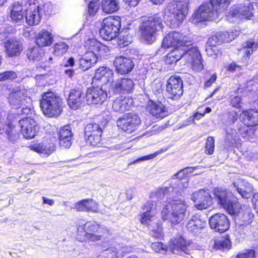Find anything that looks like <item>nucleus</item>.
<instances>
[{
	"label": "nucleus",
	"instance_id": "nucleus-1",
	"mask_svg": "<svg viewBox=\"0 0 258 258\" xmlns=\"http://www.w3.org/2000/svg\"><path fill=\"white\" fill-rule=\"evenodd\" d=\"M215 199L218 205L224 208L230 215L233 216L235 220H239L241 224L250 223L253 218L249 206L244 205L241 208L238 199L230 190L223 188H215L214 190Z\"/></svg>",
	"mask_w": 258,
	"mask_h": 258
},
{
	"label": "nucleus",
	"instance_id": "nucleus-2",
	"mask_svg": "<svg viewBox=\"0 0 258 258\" xmlns=\"http://www.w3.org/2000/svg\"><path fill=\"white\" fill-rule=\"evenodd\" d=\"M94 79L106 83L110 95L130 93L134 89L135 84L131 79L122 77L114 81L113 70L106 67H100L96 71Z\"/></svg>",
	"mask_w": 258,
	"mask_h": 258
},
{
	"label": "nucleus",
	"instance_id": "nucleus-3",
	"mask_svg": "<svg viewBox=\"0 0 258 258\" xmlns=\"http://www.w3.org/2000/svg\"><path fill=\"white\" fill-rule=\"evenodd\" d=\"M84 46L87 51L78 60L79 68L83 71L91 68L97 62L99 57H103L109 52L108 46L94 38L86 40Z\"/></svg>",
	"mask_w": 258,
	"mask_h": 258
},
{
	"label": "nucleus",
	"instance_id": "nucleus-4",
	"mask_svg": "<svg viewBox=\"0 0 258 258\" xmlns=\"http://www.w3.org/2000/svg\"><path fill=\"white\" fill-rule=\"evenodd\" d=\"M181 59L185 60V62L196 71L203 69L202 56L196 47L191 46L187 50L180 49V48H174L167 54L165 62L166 64L172 65Z\"/></svg>",
	"mask_w": 258,
	"mask_h": 258
},
{
	"label": "nucleus",
	"instance_id": "nucleus-5",
	"mask_svg": "<svg viewBox=\"0 0 258 258\" xmlns=\"http://www.w3.org/2000/svg\"><path fill=\"white\" fill-rule=\"evenodd\" d=\"M188 207L184 198L174 197L164 206L161 212L162 218L169 221L172 224H179L185 218Z\"/></svg>",
	"mask_w": 258,
	"mask_h": 258
},
{
	"label": "nucleus",
	"instance_id": "nucleus-6",
	"mask_svg": "<svg viewBox=\"0 0 258 258\" xmlns=\"http://www.w3.org/2000/svg\"><path fill=\"white\" fill-rule=\"evenodd\" d=\"M163 28V19L155 15L144 18L139 27L141 38L148 44H152L156 40L159 33L162 31Z\"/></svg>",
	"mask_w": 258,
	"mask_h": 258
},
{
	"label": "nucleus",
	"instance_id": "nucleus-7",
	"mask_svg": "<svg viewBox=\"0 0 258 258\" xmlns=\"http://www.w3.org/2000/svg\"><path fill=\"white\" fill-rule=\"evenodd\" d=\"M62 101L60 97L52 92L42 94L40 106L43 113L49 117L56 116L62 111Z\"/></svg>",
	"mask_w": 258,
	"mask_h": 258
},
{
	"label": "nucleus",
	"instance_id": "nucleus-8",
	"mask_svg": "<svg viewBox=\"0 0 258 258\" xmlns=\"http://www.w3.org/2000/svg\"><path fill=\"white\" fill-rule=\"evenodd\" d=\"M77 230L76 238L80 242L87 240L96 241L102 236L100 234L99 226L94 222L84 223L81 221L78 223Z\"/></svg>",
	"mask_w": 258,
	"mask_h": 258
},
{
	"label": "nucleus",
	"instance_id": "nucleus-9",
	"mask_svg": "<svg viewBox=\"0 0 258 258\" xmlns=\"http://www.w3.org/2000/svg\"><path fill=\"white\" fill-rule=\"evenodd\" d=\"M121 20L118 16H110L103 19L100 29V35L105 40H111L115 38L119 33Z\"/></svg>",
	"mask_w": 258,
	"mask_h": 258
},
{
	"label": "nucleus",
	"instance_id": "nucleus-10",
	"mask_svg": "<svg viewBox=\"0 0 258 258\" xmlns=\"http://www.w3.org/2000/svg\"><path fill=\"white\" fill-rule=\"evenodd\" d=\"M93 82L98 83V86L88 88L86 91L85 99L87 104H102L107 98L108 92V85L106 83L99 80H95L93 78Z\"/></svg>",
	"mask_w": 258,
	"mask_h": 258
},
{
	"label": "nucleus",
	"instance_id": "nucleus-11",
	"mask_svg": "<svg viewBox=\"0 0 258 258\" xmlns=\"http://www.w3.org/2000/svg\"><path fill=\"white\" fill-rule=\"evenodd\" d=\"M254 130L248 128L245 126L238 127L237 129L228 128L226 130V136L224 140V147L228 150L231 149L239 141L241 135L243 138L249 139L254 135Z\"/></svg>",
	"mask_w": 258,
	"mask_h": 258
},
{
	"label": "nucleus",
	"instance_id": "nucleus-12",
	"mask_svg": "<svg viewBox=\"0 0 258 258\" xmlns=\"http://www.w3.org/2000/svg\"><path fill=\"white\" fill-rule=\"evenodd\" d=\"M188 38L177 32H172L166 35L163 38L162 47L165 48L174 47L180 49H189L191 45V42Z\"/></svg>",
	"mask_w": 258,
	"mask_h": 258
},
{
	"label": "nucleus",
	"instance_id": "nucleus-13",
	"mask_svg": "<svg viewBox=\"0 0 258 258\" xmlns=\"http://www.w3.org/2000/svg\"><path fill=\"white\" fill-rule=\"evenodd\" d=\"M210 1H208L201 5L198 10L193 14L191 18L192 23L211 21L217 16L219 12L216 10Z\"/></svg>",
	"mask_w": 258,
	"mask_h": 258
},
{
	"label": "nucleus",
	"instance_id": "nucleus-14",
	"mask_svg": "<svg viewBox=\"0 0 258 258\" xmlns=\"http://www.w3.org/2000/svg\"><path fill=\"white\" fill-rule=\"evenodd\" d=\"M25 6L26 22L29 26L37 25L40 22L42 16V7L38 4L36 0H27Z\"/></svg>",
	"mask_w": 258,
	"mask_h": 258
},
{
	"label": "nucleus",
	"instance_id": "nucleus-15",
	"mask_svg": "<svg viewBox=\"0 0 258 258\" xmlns=\"http://www.w3.org/2000/svg\"><path fill=\"white\" fill-rule=\"evenodd\" d=\"M139 116L135 112H130L123 115L117 121V126L124 132L131 134L136 130L141 124Z\"/></svg>",
	"mask_w": 258,
	"mask_h": 258
},
{
	"label": "nucleus",
	"instance_id": "nucleus-16",
	"mask_svg": "<svg viewBox=\"0 0 258 258\" xmlns=\"http://www.w3.org/2000/svg\"><path fill=\"white\" fill-rule=\"evenodd\" d=\"M189 0H178L176 2L170 4L168 10L173 18L181 23L185 18L188 12Z\"/></svg>",
	"mask_w": 258,
	"mask_h": 258
},
{
	"label": "nucleus",
	"instance_id": "nucleus-17",
	"mask_svg": "<svg viewBox=\"0 0 258 258\" xmlns=\"http://www.w3.org/2000/svg\"><path fill=\"white\" fill-rule=\"evenodd\" d=\"M168 96L173 100H178L183 94V83L178 76H172L168 80L166 85Z\"/></svg>",
	"mask_w": 258,
	"mask_h": 258
},
{
	"label": "nucleus",
	"instance_id": "nucleus-18",
	"mask_svg": "<svg viewBox=\"0 0 258 258\" xmlns=\"http://www.w3.org/2000/svg\"><path fill=\"white\" fill-rule=\"evenodd\" d=\"M253 8L250 4H243L232 6L229 11L227 17L235 19H250L253 16Z\"/></svg>",
	"mask_w": 258,
	"mask_h": 258
},
{
	"label": "nucleus",
	"instance_id": "nucleus-19",
	"mask_svg": "<svg viewBox=\"0 0 258 258\" xmlns=\"http://www.w3.org/2000/svg\"><path fill=\"white\" fill-rule=\"evenodd\" d=\"M21 132L24 137L31 139L35 137L39 131V126L36 121L32 118L25 117L19 120Z\"/></svg>",
	"mask_w": 258,
	"mask_h": 258
},
{
	"label": "nucleus",
	"instance_id": "nucleus-20",
	"mask_svg": "<svg viewBox=\"0 0 258 258\" xmlns=\"http://www.w3.org/2000/svg\"><path fill=\"white\" fill-rule=\"evenodd\" d=\"M209 225L215 232L223 233L229 229L230 222L225 214L217 213L210 217Z\"/></svg>",
	"mask_w": 258,
	"mask_h": 258
},
{
	"label": "nucleus",
	"instance_id": "nucleus-21",
	"mask_svg": "<svg viewBox=\"0 0 258 258\" xmlns=\"http://www.w3.org/2000/svg\"><path fill=\"white\" fill-rule=\"evenodd\" d=\"M170 250L176 254L181 255L183 253L189 254L191 248V243L186 241L182 237L180 236L171 239Z\"/></svg>",
	"mask_w": 258,
	"mask_h": 258
},
{
	"label": "nucleus",
	"instance_id": "nucleus-22",
	"mask_svg": "<svg viewBox=\"0 0 258 258\" xmlns=\"http://www.w3.org/2000/svg\"><path fill=\"white\" fill-rule=\"evenodd\" d=\"M8 101L14 108H20L23 105L31 103V99L25 94L23 91L13 92L9 94Z\"/></svg>",
	"mask_w": 258,
	"mask_h": 258
},
{
	"label": "nucleus",
	"instance_id": "nucleus-23",
	"mask_svg": "<svg viewBox=\"0 0 258 258\" xmlns=\"http://www.w3.org/2000/svg\"><path fill=\"white\" fill-rule=\"evenodd\" d=\"M27 0H22L14 2L10 8V17L13 23H21L24 21L23 10Z\"/></svg>",
	"mask_w": 258,
	"mask_h": 258
},
{
	"label": "nucleus",
	"instance_id": "nucleus-24",
	"mask_svg": "<svg viewBox=\"0 0 258 258\" xmlns=\"http://www.w3.org/2000/svg\"><path fill=\"white\" fill-rule=\"evenodd\" d=\"M114 65L117 72L122 75L128 73L134 67L133 60L123 56L116 57L114 60Z\"/></svg>",
	"mask_w": 258,
	"mask_h": 258
},
{
	"label": "nucleus",
	"instance_id": "nucleus-25",
	"mask_svg": "<svg viewBox=\"0 0 258 258\" xmlns=\"http://www.w3.org/2000/svg\"><path fill=\"white\" fill-rule=\"evenodd\" d=\"M84 98L82 89L81 87H78L71 90L68 103L71 108L77 109L82 104Z\"/></svg>",
	"mask_w": 258,
	"mask_h": 258
},
{
	"label": "nucleus",
	"instance_id": "nucleus-26",
	"mask_svg": "<svg viewBox=\"0 0 258 258\" xmlns=\"http://www.w3.org/2000/svg\"><path fill=\"white\" fill-rule=\"evenodd\" d=\"M172 184L169 183L167 186H164L157 188L155 191L152 192L150 194V198L152 200L150 202L156 204V201L163 199L169 193L177 192L175 187Z\"/></svg>",
	"mask_w": 258,
	"mask_h": 258
},
{
	"label": "nucleus",
	"instance_id": "nucleus-27",
	"mask_svg": "<svg viewBox=\"0 0 258 258\" xmlns=\"http://www.w3.org/2000/svg\"><path fill=\"white\" fill-rule=\"evenodd\" d=\"M243 123L249 126L258 125V111L254 109H247L242 111L239 116Z\"/></svg>",
	"mask_w": 258,
	"mask_h": 258
},
{
	"label": "nucleus",
	"instance_id": "nucleus-28",
	"mask_svg": "<svg viewBox=\"0 0 258 258\" xmlns=\"http://www.w3.org/2000/svg\"><path fill=\"white\" fill-rule=\"evenodd\" d=\"M147 111L153 116L158 118H163L168 115L166 107L161 103H156L150 100L147 106Z\"/></svg>",
	"mask_w": 258,
	"mask_h": 258
},
{
	"label": "nucleus",
	"instance_id": "nucleus-29",
	"mask_svg": "<svg viewBox=\"0 0 258 258\" xmlns=\"http://www.w3.org/2000/svg\"><path fill=\"white\" fill-rule=\"evenodd\" d=\"M58 137L60 146L64 148H69L72 144L73 133L70 125H66L62 127L59 132Z\"/></svg>",
	"mask_w": 258,
	"mask_h": 258
},
{
	"label": "nucleus",
	"instance_id": "nucleus-30",
	"mask_svg": "<svg viewBox=\"0 0 258 258\" xmlns=\"http://www.w3.org/2000/svg\"><path fill=\"white\" fill-rule=\"evenodd\" d=\"M5 47L6 53L9 57L19 55L22 50L21 44L14 38L8 39L5 42Z\"/></svg>",
	"mask_w": 258,
	"mask_h": 258
},
{
	"label": "nucleus",
	"instance_id": "nucleus-31",
	"mask_svg": "<svg viewBox=\"0 0 258 258\" xmlns=\"http://www.w3.org/2000/svg\"><path fill=\"white\" fill-rule=\"evenodd\" d=\"M156 204L147 202L144 206L145 212L141 216V222L143 224L148 225L150 221L155 217Z\"/></svg>",
	"mask_w": 258,
	"mask_h": 258
},
{
	"label": "nucleus",
	"instance_id": "nucleus-32",
	"mask_svg": "<svg viewBox=\"0 0 258 258\" xmlns=\"http://www.w3.org/2000/svg\"><path fill=\"white\" fill-rule=\"evenodd\" d=\"M35 40L38 46L43 47L50 46L53 42V37L48 31L42 29L36 35Z\"/></svg>",
	"mask_w": 258,
	"mask_h": 258
},
{
	"label": "nucleus",
	"instance_id": "nucleus-33",
	"mask_svg": "<svg viewBox=\"0 0 258 258\" xmlns=\"http://www.w3.org/2000/svg\"><path fill=\"white\" fill-rule=\"evenodd\" d=\"M133 102L132 99L129 97L120 96L114 101L112 108L115 111L123 112L130 109Z\"/></svg>",
	"mask_w": 258,
	"mask_h": 258
},
{
	"label": "nucleus",
	"instance_id": "nucleus-34",
	"mask_svg": "<svg viewBox=\"0 0 258 258\" xmlns=\"http://www.w3.org/2000/svg\"><path fill=\"white\" fill-rule=\"evenodd\" d=\"M233 185L237 191L243 198L248 199L252 196L253 193L252 187L248 182L243 180H239L233 183Z\"/></svg>",
	"mask_w": 258,
	"mask_h": 258
},
{
	"label": "nucleus",
	"instance_id": "nucleus-35",
	"mask_svg": "<svg viewBox=\"0 0 258 258\" xmlns=\"http://www.w3.org/2000/svg\"><path fill=\"white\" fill-rule=\"evenodd\" d=\"M205 224V221H202L199 216L195 215L188 221L186 228L189 231L194 233L196 232L198 229L204 228Z\"/></svg>",
	"mask_w": 258,
	"mask_h": 258
},
{
	"label": "nucleus",
	"instance_id": "nucleus-36",
	"mask_svg": "<svg viewBox=\"0 0 258 258\" xmlns=\"http://www.w3.org/2000/svg\"><path fill=\"white\" fill-rule=\"evenodd\" d=\"M26 55L29 60L39 61L42 59L44 55V50L40 47H33L27 50Z\"/></svg>",
	"mask_w": 258,
	"mask_h": 258
},
{
	"label": "nucleus",
	"instance_id": "nucleus-37",
	"mask_svg": "<svg viewBox=\"0 0 258 258\" xmlns=\"http://www.w3.org/2000/svg\"><path fill=\"white\" fill-rule=\"evenodd\" d=\"M30 148L31 150L46 155H50L54 150V147L52 144L48 145H44V143L34 144L31 146Z\"/></svg>",
	"mask_w": 258,
	"mask_h": 258
},
{
	"label": "nucleus",
	"instance_id": "nucleus-38",
	"mask_svg": "<svg viewBox=\"0 0 258 258\" xmlns=\"http://www.w3.org/2000/svg\"><path fill=\"white\" fill-rule=\"evenodd\" d=\"M102 7L104 13L115 12L119 9L118 0H102Z\"/></svg>",
	"mask_w": 258,
	"mask_h": 258
},
{
	"label": "nucleus",
	"instance_id": "nucleus-39",
	"mask_svg": "<svg viewBox=\"0 0 258 258\" xmlns=\"http://www.w3.org/2000/svg\"><path fill=\"white\" fill-rule=\"evenodd\" d=\"M228 34L222 32H218L215 35H212L208 40L209 44L212 45H219L222 43L228 42L227 39Z\"/></svg>",
	"mask_w": 258,
	"mask_h": 258
},
{
	"label": "nucleus",
	"instance_id": "nucleus-40",
	"mask_svg": "<svg viewBox=\"0 0 258 258\" xmlns=\"http://www.w3.org/2000/svg\"><path fill=\"white\" fill-rule=\"evenodd\" d=\"M110 248L112 250V251L115 252L114 258H119L124 254L131 252L133 250L132 247L128 246L123 244H118L115 247H111Z\"/></svg>",
	"mask_w": 258,
	"mask_h": 258
},
{
	"label": "nucleus",
	"instance_id": "nucleus-41",
	"mask_svg": "<svg viewBox=\"0 0 258 258\" xmlns=\"http://www.w3.org/2000/svg\"><path fill=\"white\" fill-rule=\"evenodd\" d=\"M102 130L98 123H90L87 124L85 128V136H90L91 135L98 134L102 135Z\"/></svg>",
	"mask_w": 258,
	"mask_h": 258
},
{
	"label": "nucleus",
	"instance_id": "nucleus-42",
	"mask_svg": "<svg viewBox=\"0 0 258 258\" xmlns=\"http://www.w3.org/2000/svg\"><path fill=\"white\" fill-rule=\"evenodd\" d=\"M231 242L229 236L223 237L215 242L214 248L222 251L228 250L230 249Z\"/></svg>",
	"mask_w": 258,
	"mask_h": 258
},
{
	"label": "nucleus",
	"instance_id": "nucleus-43",
	"mask_svg": "<svg viewBox=\"0 0 258 258\" xmlns=\"http://www.w3.org/2000/svg\"><path fill=\"white\" fill-rule=\"evenodd\" d=\"M6 134L7 135L8 140L12 143L17 141L20 137L19 133L18 131L15 129L14 127L12 126L11 123H9L7 124Z\"/></svg>",
	"mask_w": 258,
	"mask_h": 258
},
{
	"label": "nucleus",
	"instance_id": "nucleus-44",
	"mask_svg": "<svg viewBox=\"0 0 258 258\" xmlns=\"http://www.w3.org/2000/svg\"><path fill=\"white\" fill-rule=\"evenodd\" d=\"M232 1V0H211L210 1L219 13L224 12L228 8Z\"/></svg>",
	"mask_w": 258,
	"mask_h": 258
},
{
	"label": "nucleus",
	"instance_id": "nucleus-45",
	"mask_svg": "<svg viewBox=\"0 0 258 258\" xmlns=\"http://www.w3.org/2000/svg\"><path fill=\"white\" fill-rule=\"evenodd\" d=\"M258 47L257 43L253 40L250 39L243 44V49L246 57H248Z\"/></svg>",
	"mask_w": 258,
	"mask_h": 258
},
{
	"label": "nucleus",
	"instance_id": "nucleus-46",
	"mask_svg": "<svg viewBox=\"0 0 258 258\" xmlns=\"http://www.w3.org/2000/svg\"><path fill=\"white\" fill-rule=\"evenodd\" d=\"M209 198H202V199L199 201L197 202L195 204V207L197 209L202 210L204 209H206L208 207H209L212 204V198L211 196L210 192H209Z\"/></svg>",
	"mask_w": 258,
	"mask_h": 258
},
{
	"label": "nucleus",
	"instance_id": "nucleus-47",
	"mask_svg": "<svg viewBox=\"0 0 258 258\" xmlns=\"http://www.w3.org/2000/svg\"><path fill=\"white\" fill-rule=\"evenodd\" d=\"M68 45L63 42H59L54 46V53L59 56L66 53L68 49Z\"/></svg>",
	"mask_w": 258,
	"mask_h": 258
},
{
	"label": "nucleus",
	"instance_id": "nucleus-48",
	"mask_svg": "<svg viewBox=\"0 0 258 258\" xmlns=\"http://www.w3.org/2000/svg\"><path fill=\"white\" fill-rule=\"evenodd\" d=\"M209 190H204L203 189H201L198 191H196L192 193L191 199L195 202L197 203V202H199L202 198H209Z\"/></svg>",
	"mask_w": 258,
	"mask_h": 258
},
{
	"label": "nucleus",
	"instance_id": "nucleus-49",
	"mask_svg": "<svg viewBox=\"0 0 258 258\" xmlns=\"http://www.w3.org/2000/svg\"><path fill=\"white\" fill-rule=\"evenodd\" d=\"M99 0H91L89 2L88 12L90 16H94L99 8Z\"/></svg>",
	"mask_w": 258,
	"mask_h": 258
},
{
	"label": "nucleus",
	"instance_id": "nucleus-50",
	"mask_svg": "<svg viewBox=\"0 0 258 258\" xmlns=\"http://www.w3.org/2000/svg\"><path fill=\"white\" fill-rule=\"evenodd\" d=\"M101 135L95 134L90 136H85L87 138V142L92 146H100Z\"/></svg>",
	"mask_w": 258,
	"mask_h": 258
},
{
	"label": "nucleus",
	"instance_id": "nucleus-51",
	"mask_svg": "<svg viewBox=\"0 0 258 258\" xmlns=\"http://www.w3.org/2000/svg\"><path fill=\"white\" fill-rule=\"evenodd\" d=\"M151 248L155 252L162 254H165L167 249V246L160 242H153L151 244Z\"/></svg>",
	"mask_w": 258,
	"mask_h": 258
},
{
	"label": "nucleus",
	"instance_id": "nucleus-52",
	"mask_svg": "<svg viewBox=\"0 0 258 258\" xmlns=\"http://www.w3.org/2000/svg\"><path fill=\"white\" fill-rule=\"evenodd\" d=\"M214 139L213 137H209L207 138L205 145L206 153L208 155L213 154L214 151Z\"/></svg>",
	"mask_w": 258,
	"mask_h": 258
},
{
	"label": "nucleus",
	"instance_id": "nucleus-53",
	"mask_svg": "<svg viewBox=\"0 0 258 258\" xmlns=\"http://www.w3.org/2000/svg\"><path fill=\"white\" fill-rule=\"evenodd\" d=\"M73 208L77 211L88 212L87 199H84L75 203Z\"/></svg>",
	"mask_w": 258,
	"mask_h": 258
},
{
	"label": "nucleus",
	"instance_id": "nucleus-54",
	"mask_svg": "<svg viewBox=\"0 0 258 258\" xmlns=\"http://www.w3.org/2000/svg\"><path fill=\"white\" fill-rule=\"evenodd\" d=\"M88 212L93 213L99 212V209L98 203L93 199H87Z\"/></svg>",
	"mask_w": 258,
	"mask_h": 258
},
{
	"label": "nucleus",
	"instance_id": "nucleus-55",
	"mask_svg": "<svg viewBox=\"0 0 258 258\" xmlns=\"http://www.w3.org/2000/svg\"><path fill=\"white\" fill-rule=\"evenodd\" d=\"M235 258H255V252L252 249L245 250L237 254Z\"/></svg>",
	"mask_w": 258,
	"mask_h": 258
},
{
	"label": "nucleus",
	"instance_id": "nucleus-56",
	"mask_svg": "<svg viewBox=\"0 0 258 258\" xmlns=\"http://www.w3.org/2000/svg\"><path fill=\"white\" fill-rule=\"evenodd\" d=\"M206 51L208 55L209 56H216L218 54L219 50L216 45H212V44L207 43Z\"/></svg>",
	"mask_w": 258,
	"mask_h": 258
},
{
	"label": "nucleus",
	"instance_id": "nucleus-57",
	"mask_svg": "<svg viewBox=\"0 0 258 258\" xmlns=\"http://www.w3.org/2000/svg\"><path fill=\"white\" fill-rule=\"evenodd\" d=\"M115 252L110 248H108L101 252L97 258H114Z\"/></svg>",
	"mask_w": 258,
	"mask_h": 258
},
{
	"label": "nucleus",
	"instance_id": "nucleus-58",
	"mask_svg": "<svg viewBox=\"0 0 258 258\" xmlns=\"http://www.w3.org/2000/svg\"><path fill=\"white\" fill-rule=\"evenodd\" d=\"M17 77L16 73L13 71H7L0 74V81L8 79H14Z\"/></svg>",
	"mask_w": 258,
	"mask_h": 258
},
{
	"label": "nucleus",
	"instance_id": "nucleus-59",
	"mask_svg": "<svg viewBox=\"0 0 258 258\" xmlns=\"http://www.w3.org/2000/svg\"><path fill=\"white\" fill-rule=\"evenodd\" d=\"M170 183L171 184H172V183H173V184H174L173 186L175 187L176 188V190H178V192H176V194L180 193V191L178 189L179 188V189L185 188L188 186V185L187 181L181 182V181H180L179 180L171 181V182H170Z\"/></svg>",
	"mask_w": 258,
	"mask_h": 258
},
{
	"label": "nucleus",
	"instance_id": "nucleus-60",
	"mask_svg": "<svg viewBox=\"0 0 258 258\" xmlns=\"http://www.w3.org/2000/svg\"><path fill=\"white\" fill-rule=\"evenodd\" d=\"M31 103L30 104H26V105H23L21 106V108H17L19 110L18 111V114H20V113L23 115H28L31 111Z\"/></svg>",
	"mask_w": 258,
	"mask_h": 258
},
{
	"label": "nucleus",
	"instance_id": "nucleus-61",
	"mask_svg": "<svg viewBox=\"0 0 258 258\" xmlns=\"http://www.w3.org/2000/svg\"><path fill=\"white\" fill-rule=\"evenodd\" d=\"M228 122L231 123H234L238 119V114L237 112L234 110H232L228 112Z\"/></svg>",
	"mask_w": 258,
	"mask_h": 258
},
{
	"label": "nucleus",
	"instance_id": "nucleus-62",
	"mask_svg": "<svg viewBox=\"0 0 258 258\" xmlns=\"http://www.w3.org/2000/svg\"><path fill=\"white\" fill-rule=\"evenodd\" d=\"M199 168H200V166L188 167L185 168L183 169L184 171V173H185V174H186V175H187L188 174H191L194 175H196L199 174L202 172H196L195 173H193V172H194L195 170L198 169Z\"/></svg>",
	"mask_w": 258,
	"mask_h": 258
},
{
	"label": "nucleus",
	"instance_id": "nucleus-63",
	"mask_svg": "<svg viewBox=\"0 0 258 258\" xmlns=\"http://www.w3.org/2000/svg\"><path fill=\"white\" fill-rule=\"evenodd\" d=\"M151 235L155 238H160L163 236V232L162 228L158 227L157 230H152L151 232Z\"/></svg>",
	"mask_w": 258,
	"mask_h": 258
},
{
	"label": "nucleus",
	"instance_id": "nucleus-64",
	"mask_svg": "<svg viewBox=\"0 0 258 258\" xmlns=\"http://www.w3.org/2000/svg\"><path fill=\"white\" fill-rule=\"evenodd\" d=\"M241 98L238 96H235L234 97L231 98V104L232 106L236 108L240 107V102H241Z\"/></svg>",
	"mask_w": 258,
	"mask_h": 258
}]
</instances>
